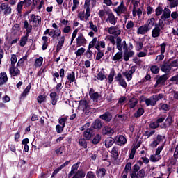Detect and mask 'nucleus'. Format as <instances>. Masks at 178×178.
<instances>
[{
  "instance_id": "nucleus-1",
  "label": "nucleus",
  "mask_w": 178,
  "mask_h": 178,
  "mask_svg": "<svg viewBox=\"0 0 178 178\" xmlns=\"http://www.w3.org/2000/svg\"><path fill=\"white\" fill-rule=\"evenodd\" d=\"M80 161H78L76 163L74 164L71 167V171L68 174V177L70 178L73 176V178H84L86 177V173L83 170H79L80 166Z\"/></svg>"
},
{
  "instance_id": "nucleus-2",
  "label": "nucleus",
  "mask_w": 178,
  "mask_h": 178,
  "mask_svg": "<svg viewBox=\"0 0 178 178\" xmlns=\"http://www.w3.org/2000/svg\"><path fill=\"white\" fill-rule=\"evenodd\" d=\"M140 165L135 164L133 166V170L130 174L131 178H145V170L142 168L141 170Z\"/></svg>"
},
{
  "instance_id": "nucleus-3",
  "label": "nucleus",
  "mask_w": 178,
  "mask_h": 178,
  "mask_svg": "<svg viewBox=\"0 0 178 178\" xmlns=\"http://www.w3.org/2000/svg\"><path fill=\"white\" fill-rule=\"evenodd\" d=\"M0 13H3L4 16H9L12 13V8L8 3L0 4Z\"/></svg>"
},
{
  "instance_id": "nucleus-4",
  "label": "nucleus",
  "mask_w": 178,
  "mask_h": 178,
  "mask_svg": "<svg viewBox=\"0 0 178 178\" xmlns=\"http://www.w3.org/2000/svg\"><path fill=\"white\" fill-rule=\"evenodd\" d=\"M137 70V66L134 65L131 67L129 71L122 72L123 76L127 79V81H130L133 79V74Z\"/></svg>"
},
{
  "instance_id": "nucleus-5",
  "label": "nucleus",
  "mask_w": 178,
  "mask_h": 178,
  "mask_svg": "<svg viewBox=\"0 0 178 178\" xmlns=\"http://www.w3.org/2000/svg\"><path fill=\"white\" fill-rule=\"evenodd\" d=\"M116 47L117 49L120 52H122V49L127 51V44H126L125 40L122 42V38L120 37L117 38Z\"/></svg>"
},
{
  "instance_id": "nucleus-6",
  "label": "nucleus",
  "mask_w": 178,
  "mask_h": 178,
  "mask_svg": "<svg viewBox=\"0 0 178 178\" xmlns=\"http://www.w3.org/2000/svg\"><path fill=\"white\" fill-rule=\"evenodd\" d=\"M168 79H169V76H168V74L161 75L157 79L155 84V87H163Z\"/></svg>"
},
{
  "instance_id": "nucleus-7",
  "label": "nucleus",
  "mask_w": 178,
  "mask_h": 178,
  "mask_svg": "<svg viewBox=\"0 0 178 178\" xmlns=\"http://www.w3.org/2000/svg\"><path fill=\"white\" fill-rule=\"evenodd\" d=\"M29 22L30 23H33V26L37 27L41 24V17L32 14L31 15Z\"/></svg>"
},
{
  "instance_id": "nucleus-8",
  "label": "nucleus",
  "mask_w": 178,
  "mask_h": 178,
  "mask_svg": "<svg viewBox=\"0 0 178 178\" xmlns=\"http://www.w3.org/2000/svg\"><path fill=\"white\" fill-rule=\"evenodd\" d=\"M76 40L77 47H84L87 44V40L83 33H79Z\"/></svg>"
},
{
  "instance_id": "nucleus-9",
  "label": "nucleus",
  "mask_w": 178,
  "mask_h": 178,
  "mask_svg": "<svg viewBox=\"0 0 178 178\" xmlns=\"http://www.w3.org/2000/svg\"><path fill=\"white\" fill-rule=\"evenodd\" d=\"M163 140H165V136L158 135L156 138L151 143L150 146L152 147V148H156L161 143L163 142Z\"/></svg>"
},
{
  "instance_id": "nucleus-10",
  "label": "nucleus",
  "mask_w": 178,
  "mask_h": 178,
  "mask_svg": "<svg viewBox=\"0 0 178 178\" xmlns=\"http://www.w3.org/2000/svg\"><path fill=\"white\" fill-rule=\"evenodd\" d=\"M108 34H111L112 35L118 37V35H120L122 31H120V29H119V28H118V26H113L108 28Z\"/></svg>"
},
{
  "instance_id": "nucleus-11",
  "label": "nucleus",
  "mask_w": 178,
  "mask_h": 178,
  "mask_svg": "<svg viewBox=\"0 0 178 178\" xmlns=\"http://www.w3.org/2000/svg\"><path fill=\"white\" fill-rule=\"evenodd\" d=\"M115 141L117 145L122 146L124 145V144L127 143V139L126 138V137H124V136L119 135L115 138Z\"/></svg>"
},
{
  "instance_id": "nucleus-12",
  "label": "nucleus",
  "mask_w": 178,
  "mask_h": 178,
  "mask_svg": "<svg viewBox=\"0 0 178 178\" xmlns=\"http://www.w3.org/2000/svg\"><path fill=\"white\" fill-rule=\"evenodd\" d=\"M115 12L118 15H122V13H126L127 12V8H126L123 1H121L119 6L115 8Z\"/></svg>"
},
{
  "instance_id": "nucleus-13",
  "label": "nucleus",
  "mask_w": 178,
  "mask_h": 178,
  "mask_svg": "<svg viewBox=\"0 0 178 178\" xmlns=\"http://www.w3.org/2000/svg\"><path fill=\"white\" fill-rule=\"evenodd\" d=\"M79 106L83 109L85 113H88L90 112V109H91L90 104H88L87 101H81L79 103Z\"/></svg>"
},
{
  "instance_id": "nucleus-14",
  "label": "nucleus",
  "mask_w": 178,
  "mask_h": 178,
  "mask_svg": "<svg viewBox=\"0 0 178 178\" xmlns=\"http://www.w3.org/2000/svg\"><path fill=\"white\" fill-rule=\"evenodd\" d=\"M115 80L117 81H119V84L124 88H126V87H127V83H126L124 79H123V76H122V74L118 73V75L115 76Z\"/></svg>"
},
{
  "instance_id": "nucleus-15",
  "label": "nucleus",
  "mask_w": 178,
  "mask_h": 178,
  "mask_svg": "<svg viewBox=\"0 0 178 178\" xmlns=\"http://www.w3.org/2000/svg\"><path fill=\"white\" fill-rule=\"evenodd\" d=\"M91 0H85L84 8H86V20H88V17L91 15V10H90V2Z\"/></svg>"
},
{
  "instance_id": "nucleus-16",
  "label": "nucleus",
  "mask_w": 178,
  "mask_h": 178,
  "mask_svg": "<svg viewBox=\"0 0 178 178\" xmlns=\"http://www.w3.org/2000/svg\"><path fill=\"white\" fill-rule=\"evenodd\" d=\"M9 72L10 76H13V77L20 74V70L15 65H11V67L9 68Z\"/></svg>"
},
{
  "instance_id": "nucleus-17",
  "label": "nucleus",
  "mask_w": 178,
  "mask_h": 178,
  "mask_svg": "<svg viewBox=\"0 0 178 178\" xmlns=\"http://www.w3.org/2000/svg\"><path fill=\"white\" fill-rule=\"evenodd\" d=\"M89 95L90 99H92V101H97L98 98L101 97V95L97 92H95L94 89L92 88L90 90Z\"/></svg>"
},
{
  "instance_id": "nucleus-18",
  "label": "nucleus",
  "mask_w": 178,
  "mask_h": 178,
  "mask_svg": "<svg viewBox=\"0 0 178 178\" xmlns=\"http://www.w3.org/2000/svg\"><path fill=\"white\" fill-rule=\"evenodd\" d=\"M49 97L51 99V104L53 105V106H55L56 105V103L58 102V100L59 99V98L58 97V94H56V92H53L50 93Z\"/></svg>"
},
{
  "instance_id": "nucleus-19",
  "label": "nucleus",
  "mask_w": 178,
  "mask_h": 178,
  "mask_svg": "<svg viewBox=\"0 0 178 178\" xmlns=\"http://www.w3.org/2000/svg\"><path fill=\"white\" fill-rule=\"evenodd\" d=\"M148 31H149V29L147 26H146L145 24H144L138 28L136 33L137 34H141L142 35H144V34L148 33Z\"/></svg>"
},
{
  "instance_id": "nucleus-20",
  "label": "nucleus",
  "mask_w": 178,
  "mask_h": 178,
  "mask_svg": "<svg viewBox=\"0 0 178 178\" xmlns=\"http://www.w3.org/2000/svg\"><path fill=\"white\" fill-rule=\"evenodd\" d=\"M102 133L104 136H112L115 133V130L109 127H105L102 129Z\"/></svg>"
},
{
  "instance_id": "nucleus-21",
  "label": "nucleus",
  "mask_w": 178,
  "mask_h": 178,
  "mask_svg": "<svg viewBox=\"0 0 178 178\" xmlns=\"http://www.w3.org/2000/svg\"><path fill=\"white\" fill-rule=\"evenodd\" d=\"M170 13H172V11H170L169 8H165L161 19H162V20H166V19H169L170 17Z\"/></svg>"
},
{
  "instance_id": "nucleus-22",
  "label": "nucleus",
  "mask_w": 178,
  "mask_h": 178,
  "mask_svg": "<svg viewBox=\"0 0 178 178\" xmlns=\"http://www.w3.org/2000/svg\"><path fill=\"white\" fill-rule=\"evenodd\" d=\"M161 35V28L158 26H155V27L152 31V37L153 38H156Z\"/></svg>"
},
{
  "instance_id": "nucleus-23",
  "label": "nucleus",
  "mask_w": 178,
  "mask_h": 178,
  "mask_svg": "<svg viewBox=\"0 0 178 178\" xmlns=\"http://www.w3.org/2000/svg\"><path fill=\"white\" fill-rule=\"evenodd\" d=\"M106 44L104 40L97 41L95 48L97 49V51H101V49H105Z\"/></svg>"
},
{
  "instance_id": "nucleus-24",
  "label": "nucleus",
  "mask_w": 178,
  "mask_h": 178,
  "mask_svg": "<svg viewBox=\"0 0 178 178\" xmlns=\"http://www.w3.org/2000/svg\"><path fill=\"white\" fill-rule=\"evenodd\" d=\"M24 27L26 29V34H27L28 35H30V33H31L32 30H33V25H31L29 23V21L25 20L24 22Z\"/></svg>"
},
{
  "instance_id": "nucleus-25",
  "label": "nucleus",
  "mask_w": 178,
  "mask_h": 178,
  "mask_svg": "<svg viewBox=\"0 0 178 178\" xmlns=\"http://www.w3.org/2000/svg\"><path fill=\"white\" fill-rule=\"evenodd\" d=\"M83 136L86 140H91V137H92V129H87L86 131L83 132Z\"/></svg>"
},
{
  "instance_id": "nucleus-26",
  "label": "nucleus",
  "mask_w": 178,
  "mask_h": 178,
  "mask_svg": "<svg viewBox=\"0 0 178 178\" xmlns=\"http://www.w3.org/2000/svg\"><path fill=\"white\" fill-rule=\"evenodd\" d=\"M100 119L105 120V122H111L112 120V114L109 112H106L104 114L100 115Z\"/></svg>"
},
{
  "instance_id": "nucleus-27",
  "label": "nucleus",
  "mask_w": 178,
  "mask_h": 178,
  "mask_svg": "<svg viewBox=\"0 0 178 178\" xmlns=\"http://www.w3.org/2000/svg\"><path fill=\"white\" fill-rule=\"evenodd\" d=\"M106 173V170L105 168H100L96 170V175L99 178H104Z\"/></svg>"
},
{
  "instance_id": "nucleus-28",
  "label": "nucleus",
  "mask_w": 178,
  "mask_h": 178,
  "mask_svg": "<svg viewBox=\"0 0 178 178\" xmlns=\"http://www.w3.org/2000/svg\"><path fill=\"white\" fill-rule=\"evenodd\" d=\"M8 81V75L5 72L0 74V86H3Z\"/></svg>"
},
{
  "instance_id": "nucleus-29",
  "label": "nucleus",
  "mask_w": 178,
  "mask_h": 178,
  "mask_svg": "<svg viewBox=\"0 0 178 178\" xmlns=\"http://www.w3.org/2000/svg\"><path fill=\"white\" fill-rule=\"evenodd\" d=\"M154 24H155V18L152 17V18L147 19V21L145 25L146 27H147V29L151 30V29H152V27H154Z\"/></svg>"
},
{
  "instance_id": "nucleus-30",
  "label": "nucleus",
  "mask_w": 178,
  "mask_h": 178,
  "mask_svg": "<svg viewBox=\"0 0 178 178\" xmlns=\"http://www.w3.org/2000/svg\"><path fill=\"white\" fill-rule=\"evenodd\" d=\"M69 163H70V161H65L63 164H62L60 167H58L57 169H56L54 172H53V176H55L56 175H58V172L60 170H62V169H63V168L67 166V165H69Z\"/></svg>"
},
{
  "instance_id": "nucleus-31",
  "label": "nucleus",
  "mask_w": 178,
  "mask_h": 178,
  "mask_svg": "<svg viewBox=\"0 0 178 178\" xmlns=\"http://www.w3.org/2000/svg\"><path fill=\"white\" fill-rule=\"evenodd\" d=\"M113 143H115V139L109 137L107 138L105 140V145L106 147V148H111V147H112V145H113Z\"/></svg>"
},
{
  "instance_id": "nucleus-32",
  "label": "nucleus",
  "mask_w": 178,
  "mask_h": 178,
  "mask_svg": "<svg viewBox=\"0 0 178 178\" xmlns=\"http://www.w3.org/2000/svg\"><path fill=\"white\" fill-rule=\"evenodd\" d=\"M145 102L147 106H155V105H156V103H155V100H154L152 96L150 98L146 99Z\"/></svg>"
},
{
  "instance_id": "nucleus-33",
  "label": "nucleus",
  "mask_w": 178,
  "mask_h": 178,
  "mask_svg": "<svg viewBox=\"0 0 178 178\" xmlns=\"http://www.w3.org/2000/svg\"><path fill=\"white\" fill-rule=\"evenodd\" d=\"M67 80L72 84V83H74L76 81V74L74 72L69 73L67 76Z\"/></svg>"
},
{
  "instance_id": "nucleus-34",
  "label": "nucleus",
  "mask_w": 178,
  "mask_h": 178,
  "mask_svg": "<svg viewBox=\"0 0 178 178\" xmlns=\"http://www.w3.org/2000/svg\"><path fill=\"white\" fill-rule=\"evenodd\" d=\"M174 159H172V161H170L171 165H176V162H177V159H178V145H177V146L175 147V150L174 152Z\"/></svg>"
},
{
  "instance_id": "nucleus-35",
  "label": "nucleus",
  "mask_w": 178,
  "mask_h": 178,
  "mask_svg": "<svg viewBox=\"0 0 178 178\" xmlns=\"http://www.w3.org/2000/svg\"><path fill=\"white\" fill-rule=\"evenodd\" d=\"M107 22H109L111 24L115 26L116 24V19L115 18V15L113 13H110L108 15Z\"/></svg>"
},
{
  "instance_id": "nucleus-36",
  "label": "nucleus",
  "mask_w": 178,
  "mask_h": 178,
  "mask_svg": "<svg viewBox=\"0 0 178 178\" xmlns=\"http://www.w3.org/2000/svg\"><path fill=\"white\" fill-rule=\"evenodd\" d=\"M30 90H31V84H29L26 88L24 90L21 97L22 98H26L29 93L30 92Z\"/></svg>"
},
{
  "instance_id": "nucleus-37",
  "label": "nucleus",
  "mask_w": 178,
  "mask_h": 178,
  "mask_svg": "<svg viewBox=\"0 0 178 178\" xmlns=\"http://www.w3.org/2000/svg\"><path fill=\"white\" fill-rule=\"evenodd\" d=\"M64 44H65V36H61L58 40V43L57 44V50L60 51Z\"/></svg>"
},
{
  "instance_id": "nucleus-38",
  "label": "nucleus",
  "mask_w": 178,
  "mask_h": 178,
  "mask_svg": "<svg viewBox=\"0 0 178 178\" xmlns=\"http://www.w3.org/2000/svg\"><path fill=\"white\" fill-rule=\"evenodd\" d=\"M44 62V58L42 57H39L35 60L34 66L35 67H41L42 66V63Z\"/></svg>"
},
{
  "instance_id": "nucleus-39",
  "label": "nucleus",
  "mask_w": 178,
  "mask_h": 178,
  "mask_svg": "<svg viewBox=\"0 0 178 178\" xmlns=\"http://www.w3.org/2000/svg\"><path fill=\"white\" fill-rule=\"evenodd\" d=\"M29 35L26 33L24 36L22 37L20 39V47H24L26 44L27 43V41L29 40Z\"/></svg>"
},
{
  "instance_id": "nucleus-40",
  "label": "nucleus",
  "mask_w": 178,
  "mask_h": 178,
  "mask_svg": "<svg viewBox=\"0 0 178 178\" xmlns=\"http://www.w3.org/2000/svg\"><path fill=\"white\" fill-rule=\"evenodd\" d=\"M161 70L164 73H169L172 70V67L169 64H164L161 66Z\"/></svg>"
},
{
  "instance_id": "nucleus-41",
  "label": "nucleus",
  "mask_w": 178,
  "mask_h": 178,
  "mask_svg": "<svg viewBox=\"0 0 178 178\" xmlns=\"http://www.w3.org/2000/svg\"><path fill=\"white\" fill-rule=\"evenodd\" d=\"M132 15L134 17H136V16H138V17L140 19L141 17V15H143V10L140 8H136V10H133Z\"/></svg>"
},
{
  "instance_id": "nucleus-42",
  "label": "nucleus",
  "mask_w": 178,
  "mask_h": 178,
  "mask_svg": "<svg viewBox=\"0 0 178 178\" xmlns=\"http://www.w3.org/2000/svg\"><path fill=\"white\" fill-rule=\"evenodd\" d=\"M123 58V52L122 51H118L115 54V55L113 56L112 60L114 62L116 60H120Z\"/></svg>"
},
{
  "instance_id": "nucleus-43",
  "label": "nucleus",
  "mask_w": 178,
  "mask_h": 178,
  "mask_svg": "<svg viewBox=\"0 0 178 178\" xmlns=\"http://www.w3.org/2000/svg\"><path fill=\"white\" fill-rule=\"evenodd\" d=\"M149 159L151 162H158L161 161V155L156 154H152Z\"/></svg>"
},
{
  "instance_id": "nucleus-44",
  "label": "nucleus",
  "mask_w": 178,
  "mask_h": 178,
  "mask_svg": "<svg viewBox=\"0 0 178 178\" xmlns=\"http://www.w3.org/2000/svg\"><path fill=\"white\" fill-rule=\"evenodd\" d=\"M137 104H138V99L137 98L132 97L129 102V105L131 108H134Z\"/></svg>"
},
{
  "instance_id": "nucleus-45",
  "label": "nucleus",
  "mask_w": 178,
  "mask_h": 178,
  "mask_svg": "<svg viewBox=\"0 0 178 178\" xmlns=\"http://www.w3.org/2000/svg\"><path fill=\"white\" fill-rule=\"evenodd\" d=\"M130 170H131V163H127L125 165L124 169L123 170L124 175H126V176H127Z\"/></svg>"
},
{
  "instance_id": "nucleus-46",
  "label": "nucleus",
  "mask_w": 178,
  "mask_h": 178,
  "mask_svg": "<svg viewBox=\"0 0 178 178\" xmlns=\"http://www.w3.org/2000/svg\"><path fill=\"white\" fill-rule=\"evenodd\" d=\"M60 34H62V31H60V29L53 30V40H55V38H58V37H60Z\"/></svg>"
},
{
  "instance_id": "nucleus-47",
  "label": "nucleus",
  "mask_w": 178,
  "mask_h": 178,
  "mask_svg": "<svg viewBox=\"0 0 178 178\" xmlns=\"http://www.w3.org/2000/svg\"><path fill=\"white\" fill-rule=\"evenodd\" d=\"M92 127L94 129H101V127H102L101 121L99 120H96L92 124Z\"/></svg>"
},
{
  "instance_id": "nucleus-48",
  "label": "nucleus",
  "mask_w": 178,
  "mask_h": 178,
  "mask_svg": "<svg viewBox=\"0 0 178 178\" xmlns=\"http://www.w3.org/2000/svg\"><path fill=\"white\" fill-rule=\"evenodd\" d=\"M37 101L38 104H42V102H45V101H47V96L45 95H39L37 97Z\"/></svg>"
},
{
  "instance_id": "nucleus-49",
  "label": "nucleus",
  "mask_w": 178,
  "mask_h": 178,
  "mask_svg": "<svg viewBox=\"0 0 178 178\" xmlns=\"http://www.w3.org/2000/svg\"><path fill=\"white\" fill-rule=\"evenodd\" d=\"M86 52V49L84 47H81L76 51H75V55L76 57L81 56Z\"/></svg>"
},
{
  "instance_id": "nucleus-50",
  "label": "nucleus",
  "mask_w": 178,
  "mask_h": 178,
  "mask_svg": "<svg viewBox=\"0 0 178 178\" xmlns=\"http://www.w3.org/2000/svg\"><path fill=\"white\" fill-rule=\"evenodd\" d=\"M170 2V8L172 9L173 8H177L178 0H168Z\"/></svg>"
},
{
  "instance_id": "nucleus-51",
  "label": "nucleus",
  "mask_w": 178,
  "mask_h": 178,
  "mask_svg": "<svg viewBox=\"0 0 178 178\" xmlns=\"http://www.w3.org/2000/svg\"><path fill=\"white\" fill-rule=\"evenodd\" d=\"M90 24V29L92 31H94L95 33H98V27L97 25H94V22L92 21L89 22Z\"/></svg>"
},
{
  "instance_id": "nucleus-52",
  "label": "nucleus",
  "mask_w": 178,
  "mask_h": 178,
  "mask_svg": "<svg viewBox=\"0 0 178 178\" xmlns=\"http://www.w3.org/2000/svg\"><path fill=\"white\" fill-rule=\"evenodd\" d=\"M153 99L154 100V102L156 104L158 101H160V99H163V94H158L156 95L152 96Z\"/></svg>"
},
{
  "instance_id": "nucleus-53",
  "label": "nucleus",
  "mask_w": 178,
  "mask_h": 178,
  "mask_svg": "<svg viewBox=\"0 0 178 178\" xmlns=\"http://www.w3.org/2000/svg\"><path fill=\"white\" fill-rule=\"evenodd\" d=\"M97 80H100V81H102L103 80H105L106 79V76H105V74H104V72L101 71L97 74Z\"/></svg>"
},
{
  "instance_id": "nucleus-54",
  "label": "nucleus",
  "mask_w": 178,
  "mask_h": 178,
  "mask_svg": "<svg viewBox=\"0 0 178 178\" xmlns=\"http://www.w3.org/2000/svg\"><path fill=\"white\" fill-rule=\"evenodd\" d=\"M24 5V1H19L17 6V11L18 13H22V9H23V6Z\"/></svg>"
},
{
  "instance_id": "nucleus-55",
  "label": "nucleus",
  "mask_w": 178,
  "mask_h": 178,
  "mask_svg": "<svg viewBox=\"0 0 178 178\" xmlns=\"http://www.w3.org/2000/svg\"><path fill=\"white\" fill-rule=\"evenodd\" d=\"M13 32L14 34H17L20 31V25L19 24H15L12 28Z\"/></svg>"
},
{
  "instance_id": "nucleus-56",
  "label": "nucleus",
  "mask_w": 178,
  "mask_h": 178,
  "mask_svg": "<svg viewBox=\"0 0 178 178\" xmlns=\"http://www.w3.org/2000/svg\"><path fill=\"white\" fill-rule=\"evenodd\" d=\"M97 41H98V38L97 37H95L91 42L89 43V48H94L95 45H97Z\"/></svg>"
},
{
  "instance_id": "nucleus-57",
  "label": "nucleus",
  "mask_w": 178,
  "mask_h": 178,
  "mask_svg": "<svg viewBox=\"0 0 178 178\" xmlns=\"http://www.w3.org/2000/svg\"><path fill=\"white\" fill-rule=\"evenodd\" d=\"M79 143L81 147H83V148H85V149L87 148V141H86V139L84 138L79 139Z\"/></svg>"
},
{
  "instance_id": "nucleus-58",
  "label": "nucleus",
  "mask_w": 178,
  "mask_h": 178,
  "mask_svg": "<svg viewBox=\"0 0 178 178\" xmlns=\"http://www.w3.org/2000/svg\"><path fill=\"white\" fill-rule=\"evenodd\" d=\"M150 70L154 74H157V73H159V67L156 65H152Z\"/></svg>"
},
{
  "instance_id": "nucleus-59",
  "label": "nucleus",
  "mask_w": 178,
  "mask_h": 178,
  "mask_svg": "<svg viewBox=\"0 0 178 178\" xmlns=\"http://www.w3.org/2000/svg\"><path fill=\"white\" fill-rule=\"evenodd\" d=\"M144 115V109L139 108L136 113L134 114L135 118H140V116H143Z\"/></svg>"
},
{
  "instance_id": "nucleus-60",
  "label": "nucleus",
  "mask_w": 178,
  "mask_h": 178,
  "mask_svg": "<svg viewBox=\"0 0 178 178\" xmlns=\"http://www.w3.org/2000/svg\"><path fill=\"white\" fill-rule=\"evenodd\" d=\"M11 66H15L16 65V62H17V57L16 56V54H12L11 55Z\"/></svg>"
},
{
  "instance_id": "nucleus-61",
  "label": "nucleus",
  "mask_w": 178,
  "mask_h": 178,
  "mask_svg": "<svg viewBox=\"0 0 178 178\" xmlns=\"http://www.w3.org/2000/svg\"><path fill=\"white\" fill-rule=\"evenodd\" d=\"M133 3V10L136 11V9L138 8V6L140 5V0H132Z\"/></svg>"
},
{
  "instance_id": "nucleus-62",
  "label": "nucleus",
  "mask_w": 178,
  "mask_h": 178,
  "mask_svg": "<svg viewBox=\"0 0 178 178\" xmlns=\"http://www.w3.org/2000/svg\"><path fill=\"white\" fill-rule=\"evenodd\" d=\"M118 147H113L112 150H111V154L114 156V158H116V156H118Z\"/></svg>"
},
{
  "instance_id": "nucleus-63",
  "label": "nucleus",
  "mask_w": 178,
  "mask_h": 178,
  "mask_svg": "<svg viewBox=\"0 0 178 178\" xmlns=\"http://www.w3.org/2000/svg\"><path fill=\"white\" fill-rule=\"evenodd\" d=\"M113 77H115V71H111L108 76V83L113 81Z\"/></svg>"
},
{
  "instance_id": "nucleus-64",
  "label": "nucleus",
  "mask_w": 178,
  "mask_h": 178,
  "mask_svg": "<svg viewBox=\"0 0 178 178\" xmlns=\"http://www.w3.org/2000/svg\"><path fill=\"white\" fill-rule=\"evenodd\" d=\"M99 141H101V136H99V135H96L95 137H94V138H93V140H92V143H94V144H98V143H99Z\"/></svg>"
}]
</instances>
